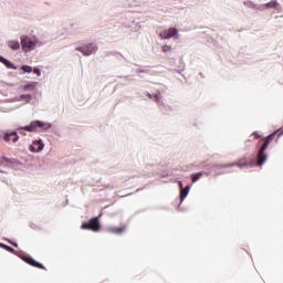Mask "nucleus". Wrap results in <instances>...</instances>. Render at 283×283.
<instances>
[{
	"label": "nucleus",
	"instance_id": "1",
	"mask_svg": "<svg viewBox=\"0 0 283 283\" xmlns=\"http://www.w3.org/2000/svg\"><path fill=\"white\" fill-rule=\"evenodd\" d=\"M282 134H283V126L264 138V143L259 149V153L256 155V161H255V158H253V156H249V157L244 156V157H241L235 163L228 164L224 167H239V169H244V167H262V165L266 163L268 156L264 153L266 151V149H269V145L271 144V140H274L275 137L280 138Z\"/></svg>",
	"mask_w": 283,
	"mask_h": 283
},
{
	"label": "nucleus",
	"instance_id": "2",
	"mask_svg": "<svg viewBox=\"0 0 283 283\" xmlns=\"http://www.w3.org/2000/svg\"><path fill=\"white\" fill-rule=\"evenodd\" d=\"M81 229L84 231H101V222L98 221V217H94L90 221L82 223Z\"/></svg>",
	"mask_w": 283,
	"mask_h": 283
},
{
	"label": "nucleus",
	"instance_id": "3",
	"mask_svg": "<svg viewBox=\"0 0 283 283\" xmlns=\"http://www.w3.org/2000/svg\"><path fill=\"white\" fill-rule=\"evenodd\" d=\"M20 41L23 52H31L36 45V41H32L28 35H21Z\"/></svg>",
	"mask_w": 283,
	"mask_h": 283
},
{
	"label": "nucleus",
	"instance_id": "4",
	"mask_svg": "<svg viewBox=\"0 0 283 283\" xmlns=\"http://www.w3.org/2000/svg\"><path fill=\"white\" fill-rule=\"evenodd\" d=\"M50 125L41 120H34L29 126L23 127L24 132H36L38 129H49Z\"/></svg>",
	"mask_w": 283,
	"mask_h": 283
},
{
	"label": "nucleus",
	"instance_id": "5",
	"mask_svg": "<svg viewBox=\"0 0 283 283\" xmlns=\"http://www.w3.org/2000/svg\"><path fill=\"white\" fill-rule=\"evenodd\" d=\"M76 50H77V52H82V54H84V56H90L92 54H95V52L98 50V48L96 46V44L90 43V44L80 46Z\"/></svg>",
	"mask_w": 283,
	"mask_h": 283
},
{
	"label": "nucleus",
	"instance_id": "6",
	"mask_svg": "<svg viewBox=\"0 0 283 283\" xmlns=\"http://www.w3.org/2000/svg\"><path fill=\"white\" fill-rule=\"evenodd\" d=\"M23 262H27V264H30V266H34L35 269H42L43 271H48V269L44 268L42 263H39L32 256H22Z\"/></svg>",
	"mask_w": 283,
	"mask_h": 283
},
{
	"label": "nucleus",
	"instance_id": "7",
	"mask_svg": "<svg viewBox=\"0 0 283 283\" xmlns=\"http://www.w3.org/2000/svg\"><path fill=\"white\" fill-rule=\"evenodd\" d=\"M3 140H6V143H19V135L17 132L4 133Z\"/></svg>",
	"mask_w": 283,
	"mask_h": 283
},
{
	"label": "nucleus",
	"instance_id": "8",
	"mask_svg": "<svg viewBox=\"0 0 283 283\" xmlns=\"http://www.w3.org/2000/svg\"><path fill=\"white\" fill-rule=\"evenodd\" d=\"M45 147V144H43V140H35L33 144L29 147L30 151L33 154H36V151H43V148Z\"/></svg>",
	"mask_w": 283,
	"mask_h": 283
},
{
	"label": "nucleus",
	"instance_id": "9",
	"mask_svg": "<svg viewBox=\"0 0 283 283\" xmlns=\"http://www.w3.org/2000/svg\"><path fill=\"white\" fill-rule=\"evenodd\" d=\"M178 34V29L171 28L168 31H165L163 33L164 39H171L172 36H176Z\"/></svg>",
	"mask_w": 283,
	"mask_h": 283
},
{
	"label": "nucleus",
	"instance_id": "10",
	"mask_svg": "<svg viewBox=\"0 0 283 283\" xmlns=\"http://www.w3.org/2000/svg\"><path fill=\"white\" fill-rule=\"evenodd\" d=\"M0 63L6 65V67H8V70H17V67L14 66V64L12 62H10L9 60H7L6 57H3L1 55H0Z\"/></svg>",
	"mask_w": 283,
	"mask_h": 283
},
{
	"label": "nucleus",
	"instance_id": "11",
	"mask_svg": "<svg viewBox=\"0 0 283 283\" xmlns=\"http://www.w3.org/2000/svg\"><path fill=\"white\" fill-rule=\"evenodd\" d=\"M125 231V227L116 228V227H111L108 228L109 233H114L115 235H120Z\"/></svg>",
	"mask_w": 283,
	"mask_h": 283
},
{
	"label": "nucleus",
	"instance_id": "12",
	"mask_svg": "<svg viewBox=\"0 0 283 283\" xmlns=\"http://www.w3.org/2000/svg\"><path fill=\"white\" fill-rule=\"evenodd\" d=\"M8 45L11 50H19V48H21V44H19V41H9Z\"/></svg>",
	"mask_w": 283,
	"mask_h": 283
},
{
	"label": "nucleus",
	"instance_id": "13",
	"mask_svg": "<svg viewBox=\"0 0 283 283\" xmlns=\"http://www.w3.org/2000/svg\"><path fill=\"white\" fill-rule=\"evenodd\" d=\"M263 6H264V8L271 9V8H277V6H280V3L277 2V0H272Z\"/></svg>",
	"mask_w": 283,
	"mask_h": 283
},
{
	"label": "nucleus",
	"instance_id": "14",
	"mask_svg": "<svg viewBox=\"0 0 283 283\" xmlns=\"http://www.w3.org/2000/svg\"><path fill=\"white\" fill-rule=\"evenodd\" d=\"M23 90L29 91V92H34V90H36V82L24 85Z\"/></svg>",
	"mask_w": 283,
	"mask_h": 283
},
{
	"label": "nucleus",
	"instance_id": "15",
	"mask_svg": "<svg viewBox=\"0 0 283 283\" xmlns=\"http://www.w3.org/2000/svg\"><path fill=\"white\" fill-rule=\"evenodd\" d=\"M202 176H205L203 172H197V174L192 175V176H191L192 182H198V180L201 179Z\"/></svg>",
	"mask_w": 283,
	"mask_h": 283
},
{
	"label": "nucleus",
	"instance_id": "16",
	"mask_svg": "<svg viewBox=\"0 0 283 283\" xmlns=\"http://www.w3.org/2000/svg\"><path fill=\"white\" fill-rule=\"evenodd\" d=\"M187 196H189V186L181 189L180 199L182 200L184 198H187Z\"/></svg>",
	"mask_w": 283,
	"mask_h": 283
},
{
	"label": "nucleus",
	"instance_id": "17",
	"mask_svg": "<svg viewBox=\"0 0 283 283\" xmlns=\"http://www.w3.org/2000/svg\"><path fill=\"white\" fill-rule=\"evenodd\" d=\"M21 70L28 74H30L32 72V66L30 65H23L21 66Z\"/></svg>",
	"mask_w": 283,
	"mask_h": 283
},
{
	"label": "nucleus",
	"instance_id": "18",
	"mask_svg": "<svg viewBox=\"0 0 283 283\" xmlns=\"http://www.w3.org/2000/svg\"><path fill=\"white\" fill-rule=\"evenodd\" d=\"M163 52H171V45L165 44V45L163 46Z\"/></svg>",
	"mask_w": 283,
	"mask_h": 283
},
{
	"label": "nucleus",
	"instance_id": "19",
	"mask_svg": "<svg viewBox=\"0 0 283 283\" xmlns=\"http://www.w3.org/2000/svg\"><path fill=\"white\" fill-rule=\"evenodd\" d=\"M6 251H9V253H14V249L11 248L10 245H2Z\"/></svg>",
	"mask_w": 283,
	"mask_h": 283
},
{
	"label": "nucleus",
	"instance_id": "20",
	"mask_svg": "<svg viewBox=\"0 0 283 283\" xmlns=\"http://www.w3.org/2000/svg\"><path fill=\"white\" fill-rule=\"evenodd\" d=\"M244 6H247L248 8H255V3L251 2V1H245Z\"/></svg>",
	"mask_w": 283,
	"mask_h": 283
},
{
	"label": "nucleus",
	"instance_id": "21",
	"mask_svg": "<svg viewBox=\"0 0 283 283\" xmlns=\"http://www.w3.org/2000/svg\"><path fill=\"white\" fill-rule=\"evenodd\" d=\"M20 98H22V99H25V98L30 99V98H32V96L30 94H23V95H20Z\"/></svg>",
	"mask_w": 283,
	"mask_h": 283
},
{
	"label": "nucleus",
	"instance_id": "22",
	"mask_svg": "<svg viewBox=\"0 0 283 283\" xmlns=\"http://www.w3.org/2000/svg\"><path fill=\"white\" fill-rule=\"evenodd\" d=\"M154 101H156V103H160V95L159 94H155L154 95Z\"/></svg>",
	"mask_w": 283,
	"mask_h": 283
},
{
	"label": "nucleus",
	"instance_id": "23",
	"mask_svg": "<svg viewBox=\"0 0 283 283\" xmlns=\"http://www.w3.org/2000/svg\"><path fill=\"white\" fill-rule=\"evenodd\" d=\"M252 136H254L255 140H258V138H260V134L258 132L252 133Z\"/></svg>",
	"mask_w": 283,
	"mask_h": 283
},
{
	"label": "nucleus",
	"instance_id": "24",
	"mask_svg": "<svg viewBox=\"0 0 283 283\" xmlns=\"http://www.w3.org/2000/svg\"><path fill=\"white\" fill-rule=\"evenodd\" d=\"M33 72H34V74H38V76H41V70L34 69Z\"/></svg>",
	"mask_w": 283,
	"mask_h": 283
},
{
	"label": "nucleus",
	"instance_id": "25",
	"mask_svg": "<svg viewBox=\"0 0 283 283\" xmlns=\"http://www.w3.org/2000/svg\"><path fill=\"white\" fill-rule=\"evenodd\" d=\"M9 242L12 244V247H15V249L19 247L18 243H14V242H12V241H9Z\"/></svg>",
	"mask_w": 283,
	"mask_h": 283
},
{
	"label": "nucleus",
	"instance_id": "26",
	"mask_svg": "<svg viewBox=\"0 0 283 283\" xmlns=\"http://www.w3.org/2000/svg\"><path fill=\"white\" fill-rule=\"evenodd\" d=\"M3 160H4L6 163H10V159H8L7 157H3Z\"/></svg>",
	"mask_w": 283,
	"mask_h": 283
},
{
	"label": "nucleus",
	"instance_id": "27",
	"mask_svg": "<svg viewBox=\"0 0 283 283\" xmlns=\"http://www.w3.org/2000/svg\"><path fill=\"white\" fill-rule=\"evenodd\" d=\"M148 97H149V98H153V97H151V94H148Z\"/></svg>",
	"mask_w": 283,
	"mask_h": 283
},
{
	"label": "nucleus",
	"instance_id": "28",
	"mask_svg": "<svg viewBox=\"0 0 283 283\" xmlns=\"http://www.w3.org/2000/svg\"><path fill=\"white\" fill-rule=\"evenodd\" d=\"M179 186L182 188V182H179Z\"/></svg>",
	"mask_w": 283,
	"mask_h": 283
}]
</instances>
